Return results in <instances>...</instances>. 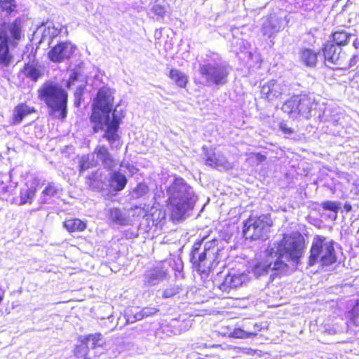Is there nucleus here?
Returning a JSON list of instances; mask_svg holds the SVG:
<instances>
[{"instance_id": "obj_11", "label": "nucleus", "mask_w": 359, "mask_h": 359, "mask_svg": "<svg viewBox=\"0 0 359 359\" xmlns=\"http://www.w3.org/2000/svg\"><path fill=\"white\" fill-rule=\"evenodd\" d=\"M323 53L325 60L327 63L342 69L345 65V53L341 52V48L337 47L332 43H327L324 47Z\"/></svg>"}, {"instance_id": "obj_46", "label": "nucleus", "mask_w": 359, "mask_h": 359, "mask_svg": "<svg viewBox=\"0 0 359 359\" xmlns=\"http://www.w3.org/2000/svg\"><path fill=\"white\" fill-rule=\"evenodd\" d=\"M344 210L348 212L352 210L351 205L348 203H346L344 206Z\"/></svg>"}, {"instance_id": "obj_29", "label": "nucleus", "mask_w": 359, "mask_h": 359, "mask_svg": "<svg viewBox=\"0 0 359 359\" xmlns=\"http://www.w3.org/2000/svg\"><path fill=\"white\" fill-rule=\"evenodd\" d=\"M320 206L324 210L330 211L332 215L330 217L335 220L337 217V213L341 207V203L337 201H326L321 203Z\"/></svg>"}, {"instance_id": "obj_16", "label": "nucleus", "mask_w": 359, "mask_h": 359, "mask_svg": "<svg viewBox=\"0 0 359 359\" xmlns=\"http://www.w3.org/2000/svg\"><path fill=\"white\" fill-rule=\"evenodd\" d=\"M107 217L108 219L117 226H126L129 224V219L126 214L116 208L108 209Z\"/></svg>"}, {"instance_id": "obj_44", "label": "nucleus", "mask_w": 359, "mask_h": 359, "mask_svg": "<svg viewBox=\"0 0 359 359\" xmlns=\"http://www.w3.org/2000/svg\"><path fill=\"white\" fill-rule=\"evenodd\" d=\"M102 163L104 165V166H109L110 164L113 162V158H102Z\"/></svg>"}, {"instance_id": "obj_48", "label": "nucleus", "mask_w": 359, "mask_h": 359, "mask_svg": "<svg viewBox=\"0 0 359 359\" xmlns=\"http://www.w3.org/2000/svg\"><path fill=\"white\" fill-rule=\"evenodd\" d=\"M76 79V75L74 73H73L72 74L70 75L69 76V84L70 83V82L74 81Z\"/></svg>"}, {"instance_id": "obj_23", "label": "nucleus", "mask_w": 359, "mask_h": 359, "mask_svg": "<svg viewBox=\"0 0 359 359\" xmlns=\"http://www.w3.org/2000/svg\"><path fill=\"white\" fill-rule=\"evenodd\" d=\"M63 226L69 233L81 232L86 228V222L77 218L67 219Z\"/></svg>"}, {"instance_id": "obj_42", "label": "nucleus", "mask_w": 359, "mask_h": 359, "mask_svg": "<svg viewBox=\"0 0 359 359\" xmlns=\"http://www.w3.org/2000/svg\"><path fill=\"white\" fill-rule=\"evenodd\" d=\"M95 152L97 157H107L109 154L108 149L104 146H98L95 149Z\"/></svg>"}, {"instance_id": "obj_6", "label": "nucleus", "mask_w": 359, "mask_h": 359, "mask_svg": "<svg viewBox=\"0 0 359 359\" xmlns=\"http://www.w3.org/2000/svg\"><path fill=\"white\" fill-rule=\"evenodd\" d=\"M39 97L53 112H58V118L67 116V93L58 84L52 82L44 83L39 90Z\"/></svg>"}, {"instance_id": "obj_10", "label": "nucleus", "mask_w": 359, "mask_h": 359, "mask_svg": "<svg viewBox=\"0 0 359 359\" xmlns=\"http://www.w3.org/2000/svg\"><path fill=\"white\" fill-rule=\"evenodd\" d=\"M76 49V46L71 42H62L53 47L48 52V56L53 62H62L70 58Z\"/></svg>"}, {"instance_id": "obj_45", "label": "nucleus", "mask_w": 359, "mask_h": 359, "mask_svg": "<svg viewBox=\"0 0 359 359\" xmlns=\"http://www.w3.org/2000/svg\"><path fill=\"white\" fill-rule=\"evenodd\" d=\"M127 168L128 169L129 172L132 174V175H134L137 172V169L135 168L134 166L133 165H128L127 166Z\"/></svg>"}, {"instance_id": "obj_33", "label": "nucleus", "mask_w": 359, "mask_h": 359, "mask_svg": "<svg viewBox=\"0 0 359 359\" xmlns=\"http://www.w3.org/2000/svg\"><path fill=\"white\" fill-rule=\"evenodd\" d=\"M15 0H0V8L6 14H11L16 8Z\"/></svg>"}, {"instance_id": "obj_28", "label": "nucleus", "mask_w": 359, "mask_h": 359, "mask_svg": "<svg viewBox=\"0 0 359 359\" xmlns=\"http://www.w3.org/2000/svg\"><path fill=\"white\" fill-rule=\"evenodd\" d=\"M60 189L58 185L55 183H50L42 191L41 200L43 203H47V201L52 197H55L58 195Z\"/></svg>"}, {"instance_id": "obj_38", "label": "nucleus", "mask_w": 359, "mask_h": 359, "mask_svg": "<svg viewBox=\"0 0 359 359\" xmlns=\"http://www.w3.org/2000/svg\"><path fill=\"white\" fill-rule=\"evenodd\" d=\"M151 11L155 15L159 18H163L166 13V8L164 6L156 4L152 6Z\"/></svg>"}, {"instance_id": "obj_20", "label": "nucleus", "mask_w": 359, "mask_h": 359, "mask_svg": "<svg viewBox=\"0 0 359 359\" xmlns=\"http://www.w3.org/2000/svg\"><path fill=\"white\" fill-rule=\"evenodd\" d=\"M82 341L84 345L78 347L77 349H81L83 354L86 353L88 348H95L101 346L104 344L102 335L99 333L90 334L85 337Z\"/></svg>"}, {"instance_id": "obj_9", "label": "nucleus", "mask_w": 359, "mask_h": 359, "mask_svg": "<svg viewBox=\"0 0 359 359\" xmlns=\"http://www.w3.org/2000/svg\"><path fill=\"white\" fill-rule=\"evenodd\" d=\"M271 226L269 215H262L257 218L250 217L244 224L243 235L246 239H264Z\"/></svg>"}, {"instance_id": "obj_7", "label": "nucleus", "mask_w": 359, "mask_h": 359, "mask_svg": "<svg viewBox=\"0 0 359 359\" xmlns=\"http://www.w3.org/2000/svg\"><path fill=\"white\" fill-rule=\"evenodd\" d=\"M310 252L309 259L310 266L317 263L321 266H329L337 261L333 241H327L325 238L320 236L314 238Z\"/></svg>"}, {"instance_id": "obj_30", "label": "nucleus", "mask_w": 359, "mask_h": 359, "mask_svg": "<svg viewBox=\"0 0 359 359\" xmlns=\"http://www.w3.org/2000/svg\"><path fill=\"white\" fill-rule=\"evenodd\" d=\"M352 36V34H348L344 31H337L332 34L333 41L337 46L346 45Z\"/></svg>"}, {"instance_id": "obj_4", "label": "nucleus", "mask_w": 359, "mask_h": 359, "mask_svg": "<svg viewBox=\"0 0 359 359\" xmlns=\"http://www.w3.org/2000/svg\"><path fill=\"white\" fill-rule=\"evenodd\" d=\"M229 72V66L222 62L216 53L207 55L203 63L199 65L202 83L208 86L225 84Z\"/></svg>"}, {"instance_id": "obj_22", "label": "nucleus", "mask_w": 359, "mask_h": 359, "mask_svg": "<svg viewBox=\"0 0 359 359\" xmlns=\"http://www.w3.org/2000/svg\"><path fill=\"white\" fill-rule=\"evenodd\" d=\"M22 72L27 78L35 82L43 76V71L41 67L34 62L25 64Z\"/></svg>"}, {"instance_id": "obj_13", "label": "nucleus", "mask_w": 359, "mask_h": 359, "mask_svg": "<svg viewBox=\"0 0 359 359\" xmlns=\"http://www.w3.org/2000/svg\"><path fill=\"white\" fill-rule=\"evenodd\" d=\"M248 280V276L245 273H229L219 285V289L227 294L233 289L241 286Z\"/></svg>"}, {"instance_id": "obj_37", "label": "nucleus", "mask_w": 359, "mask_h": 359, "mask_svg": "<svg viewBox=\"0 0 359 359\" xmlns=\"http://www.w3.org/2000/svg\"><path fill=\"white\" fill-rule=\"evenodd\" d=\"M180 288L177 285H170L163 292V297L170 298L180 292Z\"/></svg>"}, {"instance_id": "obj_18", "label": "nucleus", "mask_w": 359, "mask_h": 359, "mask_svg": "<svg viewBox=\"0 0 359 359\" xmlns=\"http://www.w3.org/2000/svg\"><path fill=\"white\" fill-rule=\"evenodd\" d=\"M127 184V179L125 175L119 171L110 172L109 179V185L111 189L115 191L123 190Z\"/></svg>"}, {"instance_id": "obj_21", "label": "nucleus", "mask_w": 359, "mask_h": 359, "mask_svg": "<svg viewBox=\"0 0 359 359\" xmlns=\"http://www.w3.org/2000/svg\"><path fill=\"white\" fill-rule=\"evenodd\" d=\"M282 27V22L275 15H271L263 25V33L271 37L273 34L278 32Z\"/></svg>"}, {"instance_id": "obj_41", "label": "nucleus", "mask_w": 359, "mask_h": 359, "mask_svg": "<svg viewBox=\"0 0 359 359\" xmlns=\"http://www.w3.org/2000/svg\"><path fill=\"white\" fill-rule=\"evenodd\" d=\"M144 318L151 316L158 311V309L154 307H144L142 309Z\"/></svg>"}, {"instance_id": "obj_2", "label": "nucleus", "mask_w": 359, "mask_h": 359, "mask_svg": "<svg viewBox=\"0 0 359 359\" xmlns=\"http://www.w3.org/2000/svg\"><path fill=\"white\" fill-rule=\"evenodd\" d=\"M114 97L112 91L108 88L99 90L93 102L90 121L93 123V130L97 133L104 131L103 137L110 143L119 137L118 130L124 115L117 107L112 111Z\"/></svg>"}, {"instance_id": "obj_14", "label": "nucleus", "mask_w": 359, "mask_h": 359, "mask_svg": "<svg viewBox=\"0 0 359 359\" xmlns=\"http://www.w3.org/2000/svg\"><path fill=\"white\" fill-rule=\"evenodd\" d=\"M166 271L162 267L156 266L149 270L144 276V283L149 286L155 285L165 278Z\"/></svg>"}, {"instance_id": "obj_5", "label": "nucleus", "mask_w": 359, "mask_h": 359, "mask_svg": "<svg viewBox=\"0 0 359 359\" xmlns=\"http://www.w3.org/2000/svg\"><path fill=\"white\" fill-rule=\"evenodd\" d=\"M203 241V240L194 244L191 260L198 271L206 273L217 262L220 250L218 248L219 241L212 239L205 243L203 251L200 252Z\"/></svg>"}, {"instance_id": "obj_8", "label": "nucleus", "mask_w": 359, "mask_h": 359, "mask_svg": "<svg viewBox=\"0 0 359 359\" xmlns=\"http://www.w3.org/2000/svg\"><path fill=\"white\" fill-rule=\"evenodd\" d=\"M21 36L20 23L15 20L13 23L5 25L0 27V65L8 67L13 62V57L9 50V39L18 40Z\"/></svg>"}, {"instance_id": "obj_27", "label": "nucleus", "mask_w": 359, "mask_h": 359, "mask_svg": "<svg viewBox=\"0 0 359 359\" xmlns=\"http://www.w3.org/2000/svg\"><path fill=\"white\" fill-rule=\"evenodd\" d=\"M169 76L179 87L181 88H184L188 82L187 76L182 72L176 69H172L170 71Z\"/></svg>"}, {"instance_id": "obj_1", "label": "nucleus", "mask_w": 359, "mask_h": 359, "mask_svg": "<svg viewBox=\"0 0 359 359\" xmlns=\"http://www.w3.org/2000/svg\"><path fill=\"white\" fill-rule=\"evenodd\" d=\"M302 242L300 236L285 235L278 243H274L266 250V259L255 267V273L258 275L270 271L285 272L288 264L296 265L302 255Z\"/></svg>"}, {"instance_id": "obj_26", "label": "nucleus", "mask_w": 359, "mask_h": 359, "mask_svg": "<svg viewBox=\"0 0 359 359\" xmlns=\"http://www.w3.org/2000/svg\"><path fill=\"white\" fill-rule=\"evenodd\" d=\"M205 164L218 170H225L231 168L227 158H203Z\"/></svg>"}, {"instance_id": "obj_40", "label": "nucleus", "mask_w": 359, "mask_h": 359, "mask_svg": "<svg viewBox=\"0 0 359 359\" xmlns=\"http://www.w3.org/2000/svg\"><path fill=\"white\" fill-rule=\"evenodd\" d=\"M148 191V188L144 184H140L138 186L134 189V193L136 194L137 197H140L145 194Z\"/></svg>"}, {"instance_id": "obj_43", "label": "nucleus", "mask_w": 359, "mask_h": 359, "mask_svg": "<svg viewBox=\"0 0 359 359\" xmlns=\"http://www.w3.org/2000/svg\"><path fill=\"white\" fill-rule=\"evenodd\" d=\"M280 128L285 134H290L292 133V130L288 128L286 124L281 123Z\"/></svg>"}, {"instance_id": "obj_35", "label": "nucleus", "mask_w": 359, "mask_h": 359, "mask_svg": "<svg viewBox=\"0 0 359 359\" xmlns=\"http://www.w3.org/2000/svg\"><path fill=\"white\" fill-rule=\"evenodd\" d=\"M359 62V50L355 51L348 61L345 58V65L342 69H348L356 65Z\"/></svg>"}, {"instance_id": "obj_25", "label": "nucleus", "mask_w": 359, "mask_h": 359, "mask_svg": "<svg viewBox=\"0 0 359 359\" xmlns=\"http://www.w3.org/2000/svg\"><path fill=\"white\" fill-rule=\"evenodd\" d=\"M318 53L311 49L306 48L301 51V61L307 67H314L317 62Z\"/></svg>"}, {"instance_id": "obj_17", "label": "nucleus", "mask_w": 359, "mask_h": 359, "mask_svg": "<svg viewBox=\"0 0 359 359\" xmlns=\"http://www.w3.org/2000/svg\"><path fill=\"white\" fill-rule=\"evenodd\" d=\"M298 115L308 118L311 109L316 106L313 100L307 95H297Z\"/></svg>"}, {"instance_id": "obj_32", "label": "nucleus", "mask_w": 359, "mask_h": 359, "mask_svg": "<svg viewBox=\"0 0 359 359\" xmlns=\"http://www.w3.org/2000/svg\"><path fill=\"white\" fill-rule=\"evenodd\" d=\"M65 27H62L60 25L57 24V25H48L43 32V36L46 37L48 36L50 38H54L57 36L61 34Z\"/></svg>"}, {"instance_id": "obj_3", "label": "nucleus", "mask_w": 359, "mask_h": 359, "mask_svg": "<svg viewBox=\"0 0 359 359\" xmlns=\"http://www.w3.org/2000/svg\"><path fill=\"white\" fill-rule=\"evenodd\" d=\"M168 208L173 219L183 218L196 201L193 189L182 179L175 178L167 189Z\"/></svg>"}, {"instance_id": "obj_39", "label": "nucleus", "mask_w": 359, "mask_h": 359, "mask_svg": "<svg viewBox=\"0 0 359 359\" xmlns=\"http://www.w3.org/2000/svg\"><path fill=\"white\" fill-rule=\"evenodd\" d=\"M316 0H304L299 5V8L304 11H311L316 7Z\"/></svg>"}, {"instance_id": "obj_49", "label": "nucleus", "mask_w": 359, "mask_h": 359, "mask_svg": "<svg viewBox=\"0 0 359 359\" xmlns=\"http://www.w3.org/2000/svg\"><path fill=\"white\" fill-rule=\"evenodd\" d=\"M121 167H122V168L123 167V163H121Z\"/></svg>"}, {"instance_id": "obj_34", "label": "nucleus", "mask_w": 359, "mask_h": 359, "mask_svg": "<svg viewBox=\"0 0 359 359\" xmlns=\"http://www.w3.org/2000/svg\"><path fill=\"white\" fill-rule=\"evenodd\" d=\"M35 196V191L32 189H27L20 193V204L31 203Z\"/></svg>"}, {"instance_id": "obj_15", "label": "nucleus", "mask_w": 359, "mask_h": 359, "mask_svg": "<svg viewBox=\"0 0 359 359\" xmlns=\"http://www.w3.org/2000/svg\"><path fill=\"white\" fill-rule=\"evenodd\" d=\"M34 108L26 104H19L13 109L12 123L18 125L22 123L23 119L28 115L34 112Z\"/></svg>"}, {"instance_id": "obj_12", "label": "nucleus", "mask_w": 359, "mask_h": 359, "mask_svg": "<svg viewBox=\"0 0 359 359\" xmlns=\"http://www.w3.org/2000/svg\"><path fill=\"white\" fill-rule=\"evenodd\" d=\"M288 90V86L286 84L271 80L262 86L261 93L268 100L273 101L286 93Z\"/></svg>"}, {"instance_id": "obj_31", "label": "nucleus", "mask_w": 359, "mask_h": 359, "mask_svg": "<svg viewBox=\"0 0 359 359\" xmlns=\"http://www.w3.org/2000/svg\"><path fill=\"white\" fill-rule=\"evenodd\" d=\"M144 318L142 310L137 311V309H135V311H133V309H128L125 313V318L127 323H134Z\"/></svg>"}, {"instance_id": "obj_24", "label": "nucleus", "mask_w": 359, "mask_h": 359, "mask_svg": "<svg viewBox=\"0 0 359 359\" xmlns=\"http://www.w3.org/2000/svg\"><path fill=\"white\" fill-rule=\"evenodd\" d=\"M282 110L288 114L290 117L297 118L298 116L297 95L293 96L287 100L282 106Z\"/></svg>"}, {"instance_id": "obj_36", "label": "nucleus", "mask_w": 359, "mask_h": 359, "mask_svg": "<svg viewBox=\"0 0 359 359\" xmlns=\"http://www.w3.org/2000/svg\"><path fill=\"white\" fill-rule=\"evenodd\" d=\"M95 158H81L79 162L80 172H84L95 165Z\"/></svg>"}, {"instance_id": "obj_47", "label": "nucleus", "mask_w": 359, "mask_h": 359, "mask_svg": "<svg viewBox=\"0 0 359 359\" xmlns=\"http://www.w3.org/2000/svg\"><path fill=\"white\" fill-rule=\"evenodd\" d=\"M353 45L355 48L356 51H359V41L358 39L353 41Z\"/></svg>"}, {"instance_id": "obj_19", "label": "nucleus", "mask_w": 359, "mask_h": 359, "mask_svg": "<svg viewBox=\"0 0 359 359\" xmlns=\"http://www.w3.org/2000/svg\"><path fill=\"white\" fill-rule=\"evenodd\" d=\"M253 329H251L250 326L243 325V328H235L230 334V337L237 339H245L250 338L257 335V332L259 330V326L257 324L252 325Z\"/></svg>"}]
</instances>
